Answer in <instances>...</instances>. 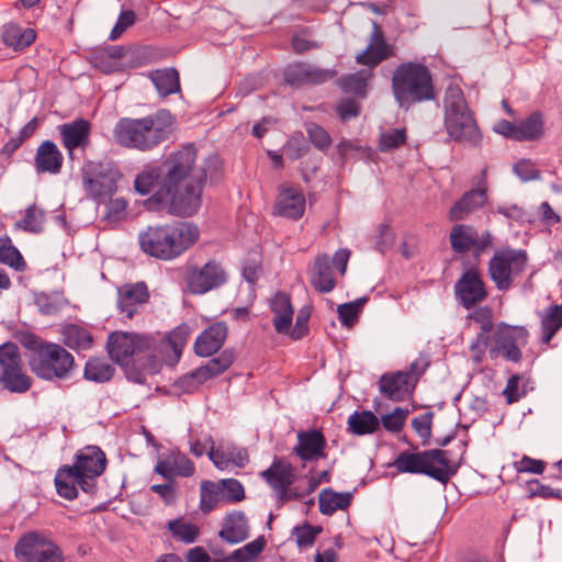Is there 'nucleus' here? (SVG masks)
<instances>
[{"mask_svg":"<svg viewBox=\"0 0 562 562\" xmlns=\"http://www.w3.org/2000/svg\"><path fill=\"white\" fill-rule=\"evenodd\" d=\"M196 149L186 145L170 153L161 167L145 168L134 181L142 195L155 191L159 203H168L169 212L181 217L194 215L201 206L203 183L209 175L215 177L221 169L217 156H210L201 169L194 167Z\"/></svg>","mask_w":562,"mask_h":562,"instance_id":"obj_1","label":"nucleus"},{"mask_svg":"<svg viewBox=\"0 0 562 562\" xmlns=\"http://www.w3.org/2000/svg\"><path fill=\"white\" fill-rule=\"evenodd\" d=\"M126 49L123 46H109L98 49L91 57L94 68L104 74L122 71L125 67Z\"/></svg>","mask_w":562,"mask_h":562,"instance_id":"obj_31","label":"nucleus"},{"mask_svg":"<svg viewBox=\"0 0 562 562\" xmlns=\"http://www.w3.org/2000/svg\"><path fill=\"white\" fill-rule=\"evenodd\" d=\"M234 362V355L232 351H223L220 356L212 358L205 363L212 376H216L226 371Z\"/></svg>","mask_w":562,"mask_h":562,"instance_id":"obj_57","label":"nucleus"},{"mask_svg":"<svg viewBox=\"0 0 562 562\" xmlns=\"http://www.w3.org/2000/svg\"><path fill=\"white\" fill-rule=\"evenodd\" d=\"M106 458L97 446H88L76 453L72 465L60 467L55 475L57 494L68 501L78 497V487L87 494H94L97 479L104 472Z\"/></svg>","mask_w":562,"mask_h":562,"instance_id":"obj_2","label":"nucleus"},{"mask_svg":"<svg viewBox=\"0 0 562 562\" xmlns=\"http://www.w3.org/2000/svg\"><path fill=\"white\" fill-rule=\"evenodd\" d=\"M401 473L425 474L441 483H447L456 473L450 464L448 451L430 449L420 452H401L394 461Z\"/></svg>","mask_w":562,"mask_h":562,"instance_id":"obj_8","label":"nucleus"},{"mask_svg":"<svg viewBox=\"0 0 562 562\" xmlns=\"http://www.w3.org/2000/svg\"><path fill=\"white\" fill-rule=\"evenodd\" d=\"M407 135L405 128H394L391 131L383 132L380 136L379 147L381 150H392L404 145Z\"/></svg>","mask_w":562,"mask_h":562,"instance_id":"obj_54","label":"nucleus"},{"mask_svg":"<svg viewBox=\"0 0 562 562\" xmlns=\"http://www.w3.org/2000/svg\"><path fill=\"white\" fill-rule=\"evenodd\" d=\"M529 331L525 326H512L501 323L491 337L488 356L492 360L502 358L510 362H519L521 349L527 346Z\"/></svg>","mask_w":562,"mask_h":562,"instance_id":"obj_11","label":"nucleus"},{"mask_svg":"<svg viewBox=\"0 0 562 562\" xmlns=\"http://www.w3.org/2000/svg\"><path fill=\"white\" fill-rule=\"evenodd\" d=\"M0 384L14 393H25L32 385L30 376L23 370V364L0 372Z\"/></svg>","mask_w":562,"mask_h":562,"instance_id":"obj_37","label":"nucleus"},{"mask_svg":"<svg viewBox=\"0 0 562 562\" xmlns=\"http://www.w3.org/2000/svg\"><path fill=\"white\" fill-rule=\"evenodd\" d=\"M36 38V33L31 27H22L15 23L3 26L2 41L8 47L14 50H22L29 47Z\"/></svg>","mask_w":562,"mask_h":562,"instance_id":"obj_35","label":"nucleus"},{"mask_svg":"<svg viewBox=\"0 0 562 562\" xmlns=\"http://www.w3.org/2000/svg\"><path fill=\"white\" fill-rule=\"evenodd\" d=\"M114 374V368L104 359H89L85 367V378L93 382H106Z\"/></svg>","mask_w":562,"mask_h":562,"instance_id":"obj_46","label":"nucleus"},{"mask_svg":"<svg viewBox=\"0 0 562 562\" xmlns=\"http://www.w3.org/2000/svg\"><path fill=\"white\" fill-rule=\"evenodd\" d=\"M414 384L411 374L397 371L391 374H383L379 382L380 392L391 401H403L412 393Z\"/></svg>","mask_w":562,"mask_h":562,"instance_id":"obj_26","label":"nucleus"},{"mask_svg":"<svg viewBox=\"0 0 562 562\" xmlns=\"http://www.w3.org/2000/svg\"><path fill=\"white\" fill-rule=\"evenodd\" d=\"M543 134V122L539 113H532L517 124V140H535Z\"/></svg>","mask_w":562,"mask_h":562,"instance_id":"obj_45","label":"nucleus"},{"mask_svg":"<svg viewBox=\"0 0 562 562\" xmlns=\"http://www.w3.org/2000/svg\"><path fill=\"white\" fill-rule=\"evenodd\" d=\"M64 344L75 350H87L92 346V336L86 328L69 324L64 327L63 331Z\"/></svg>","mask_w":562,"mask_h":562,"instance_id":"obj_41","label":"nucleus"},{"mask_svg":"<svg viewBox=\"0 0 562 562\" xmlns=\"http://www.w3.org/2000/svg\"><path fill=\"white\" fill-rule=\"evenodd\" d=\"M306 199L301 189L290 183H283L278 188L272 211L274 215L296 221L304 215Z\"/></svg>","mask_w":562,"mask_h":562,"instance_id":"obj_17","label":"nucleus"},{"mask_svg":"<svg viewBox=\"0 0 562 562\" xmlns=\"http://www.w3.org/2000/svg\"><path fill=\"white\" fill-rule=\"evenodd\" d=\"M20 562H64L61 549L45 536L31 531L23 535L14 547Z\"/></svg>","mask_w":562,"mask_h":562,"instance_id":"obj_12","label":"nucleus"},{"mask_svg":"<svg viewBox=\"0 0 562 562\" xmlns=\"http://www.w3.org/2000/svg\"><path fill=\"white\" fill-rule=\"evenodd\" d=\"M23 364L20 349L14 342H5L0 346V372Z\"/></svg>","mask_w":562,"mask_h":562,"instance_id":"obj_49","label":"nucleus"},{"mask_svg":"<svg viewBox=\"0 0 562 562\" xmlns=\"http://www.w3.org/2000/svg\"><path fill=\"white\" fill-rule=\"evenodd\" d=\"M366 302L367 299L362 297L357 301L339 305L337 312L341 324L352 326L357 322L358 315Z\"/></svg>","mask_w":562,"mask_h":562,"instance_id":"obj_53","label":"nucleus"},{"mask_svg":"<svg viewBox=\"0 0 562 562\" xmlns=\"http://www.w3.org/2000/svg\"><path fill=\"white\" fill-rule=\"evenodd\" d=\"M321 532V528H314L310 525H304L301 527H296L294 529V536L296 538V543L300 548L311 547L316 536Z\"/></svg>","mask_w":562,"mask_h":562,"instance_id":"obj_59","label":"nucleus"},{"mask_svg":"<svg viewBox=\"0 0 562 562\" xmlns=\"http://www.w3.org/2000/svg\"><path fill=\"white\" fill-rule=\"evenodd\" d=\"M408 415V408L396 407L393 412L383 415L380 423L385 430L396 434L402 431Z\"/></svg>","mask_w":562,"mask_h":562,"instance_id":"obj_50","label":"nucleus"},{"mask_svg":"<svg viewBox=\"0 0 562 562\" xmlns=\"http://www.w3.org/2000/svg\"><path fill=\"white\" fill-rule=\"evenodd\" d=\"M199 238V227L190 222L150 225L138 235L140 249L160 260L178 258Z\"/></svg>","mask_w":562,"mask_h":562,"instance_id":"obj_4","label":"nucleus"},{"mask_svg":"<svg viewBox=\"0 0 562 562\" xmlns=\"http://www.w3.org/2000/svg\"><path fill=\"white\" fill-rule=\"evenodd\" d=\"M491 339L487 335L477 334L470 345L472 360L480 363L484 359L486 349L490 350Z\"/></svg>","mask_w":562,"mask_h":562,"instance_id":"obj_61","label":"nucleus"},{"mask_svg":"<svg viewBox=\"0 0 562 562\" xmlns=\"http://www.w3.org/2000/svg\"><path fill=\"white\" fill-rule=\"evenodd\" d=\"M0 262L16 271H24L26 262L10 237H0Z\"/></svg>","mask_w":562,"mask_h":562,"instance_id":"obj_44","label":"nucleus"},{"mask_svg":"<svg viewBox=\"0 0 562 562\" xmlns=\"http://www.w3.org/2000/svg\"><path fill=\"white\" fill-rule=\"evenodd\" d=\"M150 491L162 498L166 505H172L177 501L175 482L168 481L165 484H153Z\"/></svg>","mask_w":562,"mask_h":562,"instance_id":"obj_63","label":"nucleus"},{"mask_svg":"<svg viewBox=\"0 0 562 562\" xmlns=\"http://www.w3.org/2000/svg\"><path fill=\"white\" fill-rule=\"evenodd\" d=\"M217 483L222 493L223 501L236 503L245 498V490L239 481L235 479H223Z\"/></svg>","mask_w":562,"mask_h":562,"instance_id":"obj_51","label":"nucleus"},{"mask_svg":"<svg viewBox=\"0 0 562 562\" xmlns=\"http://www.w3.org/2000/svg\"><path fill=\"white\" fill-rule=\"evenodd\" d=\"M150 346L149 336L127 331L112 333L106 342L109 356L121 366L128 364L133 357L149 349Z\"/></svg>","mask_w":562,"mask_h":562,"instance_id":"obj_13","label":"nucleus"},{"mask_svg":"<svg viewBox=\"0 0 562 562\" xmlns=\"http://www.w3.org/2000/svg\"><path fill=\"white\" fill-rule=\"evenodd\" d=\"M227 330V325L224 322L209 326L195 339V353L200 357H210L217 352L226 340Z\"/></svg>","mask_w":562,"mask_h":562,"instance_id":"obj_24","label":"nucleus"},{"mask_svg":"<svg viewBox=\"0 0 562 562\" xmlns=\"http://www.w3.org/2000/svg\"><path fill=\"white\" fill-rule=\"evenodd\" d=\"M442 106L443 125L451 139L471 144H477L481 140V132L474 113L469 108L458 83L451 82L447 86Z\"/></svg>","mask_w":562,"mask_h":562,"instance_id":"obj_6","label":"nucleus"},{"mask_svg":"<svg viewBox=\"0 0 562 562\" xmlns=\"http://www.w3.org/2000/svg\"><path fill=\"white\" fill-rule=\"evenodd\" d=\"M210 460L218 470H228L232 467L244 468L248 463V453L244 448L234 446L211 447L207 452Z\"/></svg>","mask_w":562,"mask_h":562,"instance_id":"obj_29","label":"nucleus"},{"mask_svg":"<svg viewBox=\"0 0 562 562\" xmlns=\"http://www.w3.org/2000/svg\"><path fill=\"white\" fill-rule=\"evenodd\" d=\"M562 327V304L550 305L541 315V341L549 344Z\"/></svg>","mask_w":562,"mask_h":562,"instance_id":"obj_38","label":"nucleus"},{"mask_svg":"<svg viewBox=\"0 0 562 562\" xmlns=\"http://www.w3.org/2000/svg\"><path fill=\"white\" fill-rule=\"evenodd\" d=\"M60 142L72 160L76 149L85 150L90 145L91 123L86 119H77L57 126Z\"/></svg>","mask_w":562,"mask_h":562,"instance_id":"obj_18","label":"nucleus"},{"mask_svg":"<svg viewBox=\"0 0 562 562\" xmlns=\"http://www.w3.org/2000/svg\"><path fill=\"white\" fill-rule=\"evenodd\" d=\"M154 471L167 481H172L175 476L189 477L193 475L195 467L186 454L178 450H171L159 456Z\"/></svg>","mask_w":562,"mask_h":562,"instance_id":"obj_21","label":"nucleus"},{"mask_svg":"<svg viewBox=\"0 0 562 562\" xmlns=\"http://www.w3.org/2000/svg\"><path fill=\"white\" fill-rule=\"evenodd\" d=\"M326 439L321 430H302L297 434V443L293 452L302 461H313L325 458Z\"/></svg>","mask_w":562,"mask_h":562,"instance_id":"obj_23","label":"nucleus"},{"mask_svg":"<svg viewBox=\"0 0 562 562\" xmlns=\"http://www.w3.org/2000/svg\"><path fill=\"white\" fill-rule=\"evenodd\" d=\"M333 76L334 74L329 70L306 64L291 65L284 71V79L291 86L323 83L331 79Z\"/></svg>","mask_w":562,"mask_h":562,"instance_id":"obj_27","label":"nucleus"},{"mask_svg":"<svg viewBox=\"0 0 562 562\" xmlns=\"http://www.w3.org/2000/svg\"><path fill=\"white\" fill-rule=\"evenodd\" d=\"M306 133L310 142L319 150L327 149L331 144V138L327 131L316 123L306 125Z\"/></svg>","mask_w":562,"mask_h":562,"instance_id":"obj_55","label":"nucleus"},{"mask_svg":"<svg viewBox=\"0 0 562 562\" xmlns=\"http://www.w3.org/2000/svg\"><path fill=\"white\" fill-rule=\"evenodd\" d=\"M149 300V292L144 282L124 284L117 290V308L121 314L132 318Z\"/></svg>","mask_w":562,"mask_h":562,"instance_id":"obj_22","label":"nucleus"},{"mask_svg":"<svg viewBox=\"0 0 562 562\" xmlns=\"http://www.w3.org/2000/svg\"><path fill=\"white\" fill-rule=\"evenodd\" d=\"M457 299L465 308H471L484 301L487 296L485 284L480 272L474 269H468L454 285Z\"/></svg>","mask_w":562,"mask_h":562,"instance_id":"obj_19","label":"nucleus"},{"mask_svg":"<svg viewBox=\"0 0 562 562\" xmlns=\"http://www.w3.org/2000/svg\"><path fill=\"white\" fill-rule=\"evenodd\" d=\"M469 319L475 322L480 331L477 334L487 335L493 330V316L490 307L476 308L472 314L469 315Z\"/></svg>","mask_w":562,"mask_h":562,"instance_id":"obj_56","label":"nucleus"},{"mask_svg":"<svg viewBox=\"0 0 562 562\" xmlns=\"http://www.w3.org/2000/svg\"><path fill=\"white\" fill-rule=\"evenodd\" d=\"M64 156L58 146L52 140H44L36 149L34 168L38 175H58L61 171Z\"/></svg>","mask_w":562,"mask_h":562,"instance_id":"obj_25","label":"nucleus"},{"mask_svg":"<svg viewBox=\"0 0 562 562\" xmlns=\"http://www.w3.org/2000/svg\"><path fill=\"white\" fill-rule=\"evenodd\" d=\"M266 541L262 537L245 544L233 552L231 559L237 562H251L265 548Z\"/></svg>","mask_w":562,"mask_h":562,"instance_id":"obj_52","label":"nucleus"},{"mask_svg":"<svg viewBox=\"0 0 562 562\" xmlns=\"http://www.w3.org/2000/svg\"><path fill=\"white\" fill-rule=\"evenodd\" d=\"M515 173L522 181H531L540 178V171L535 167L530 160L522 159L514 166Z\"/></svg>","mask_w":562,"mask_h":562,"instance_id":"obj_62","label":"nucleus"},{"mask_svg":"<svg viewBox=\"0 0 562 562\" xmlns=\"http://www.w3.org/2000/svg\"><path fill=\"white\" fill-rule=\"evenodd\" d=\"M189 335V326L181 324L165 337L161 341L160 352L166 363L172 366L179 361Z\"/></svg>","mask_w":562,"mask_h":562,"instance_id":"obj_32","label":"nucleus"},{"mask_svg":"<svg viewBox=\"0 0 562 562\" xmlns=\"http://www.w3.org/2000/svg\"><path fill=\"white\" fill-rule=\"evenodd\" d=\"M370 77V70H361L357 74L345 76L341 78V87L347 92H352L360 97H364L367 82Z\"/></svg>","mask_w":562,"mask_h":562,"instance_id":"obj_48","label":"nucleus"},{"mask_svg":"<svg viewBox=\"0 0 562 562\" xmlns=\"http://www.w3.org/2000/svg\"><path fill=\"white\" fill-rule=\"evenodd\" d=\"M527 265L528 256L525 250L502 247L494 252L488 261V276L496 289L505 292L525 272Z\"/></svg>","mask_w":562,"mask_h":562,"instance_id":"obj_9","label":"nucleus"},{"mask_svg":"<svg viewBox=\"0 0 562 562\" xmlns=\"http://www.w3.org/2000/svg\"><path fill=\"white\" fill-rule=\"evenodd\" d=\"M308 274L312 286L321 293H329L336 286L331 262L327 255L316 256Z\"/></svg>","mask_w":562,"mask_h":562,"instance_id":"obj_28","label":"nucleus"},{"mask_svg":"<svg viewBox=\"0 0 562 562\" xmlns=\"http://www.w3.org/2000/svg\"><path fill=\"white\" fill-rule=\"evenodd\" d=\"M223 501L217 482L203 481L200 487V509L204 514L212 512Z\"/></svg>","mask_w":562,"mask_h":562,"instance_id":"obj_47","label":"nucleus"},{"mask_svg":"<svg viewBox=\"0 0 562 562\" xmlns=\"http://www.w3.org/2000/svg\"><path fill=\"white\" fill-rule=\"evenodd\" d=\"M167 528L173 539L187 544L195 542L200 536V528L182 517L169 520Z\"/></svg>","mask_w":562,"mask_h":562,"instance_id":"obj_42","label":"nucleus"},{"mask_svg":"<svg viewBox=\"0 0 562 562\" xmlns=\"http://www.w3.org/2000/svg\"><path fill=\"white\" fill-rule=\"evenodd\" d=\"M249 533L247 517L241 512H235L226 516L225 525L220 531V537L231 543L244 541Z\"/></svg>","mask_w":562,"mask_h":562,"instance_id":"obj_34","label":"nucleus"},{"mask_svg":"<svg viewBox=\"0 0 562 562\" xmlns=\"http://www.w3.org/2000/svg\"><path fill=\"white\" fill-rule=\"evenodd\" d=\"M81 177L86 194L93 200L105 201L116 192L121 172L111 164L89 160L81 168Z\"/></svg>","mask_w":562,"mask_h":562,"instance_id":"obj_10","label":"nucleus"},{"mask_svg":"<svg viewBox=\"0 0 562 562\" xmlns=\"http://www.w3.org/2000/svg\"><path fill=\"white\" fill-rule=\"evenodd\" d=\"M135 23V13L132 10L122 11L114 27L112 29L109 38L111 41L117 40L130 26Z\"/></svg>","mask_w":562,"mask_h":562,"instance_id":"obj_60","label":"nucleus"},{"mask_svg":"<svg viewBox=\"0 0 562 562\" xmlns=\"http://www.w3.org/2000/svg\"><path fill=\"white\" fill-rule=\"evenodd\" d=\"M260 476L277 493L278 499L288 502L302 498V494L292 488L296 474L292 464L283 459H274Z\"/></svg>","mask_w":562,"mask_h":562,"instance_id":"obj_14","label":"nucleus"},{"mask_svg":"<svg viewBox=\"0 0 562 562\" xmlns=\"http://www.w3.org/2000/svg\"><path fill=\"white\" fill-rule=\"evenodd\" d=\"M270 308L273 313L272 324L276 331L278 334H288L290 331L294 314L290 295L284 292L276 293L270 300Z\"/></svg>","mask_w":562,"mask_h":562,"instance_id":"obj_30","label":"nucleus"},{"mask_svg":"<svg viewBox=\"0 0 562 562\" xmlns=\"http://www.w3.org/2000/svg\"><path fill=\"white\" fill-rule=\"evenodd\" d=\"M392 93L398 108L404 111L435 100L437 92L430 69L419 61L400 64L392 76Z\"/></svg>","mask_w":562,"mask_h":562,"instance_id":"obj_5","label":"nucleus"},{"mask_svg":"<svg viewBox=\"0 0 562 562\" xmlns=\"http://www.w3.org/2000/svg\"><path fill=\"white\" fill-rule=\"evenodd\" d=\"M359 104L353 99L342 100L338 106L337 111L342 121H348L359 114Z\"/></svg>","mask_w":562,"mask_h":562,"instance_id":"obj_64","label":"nucleus"},{"mask_svg":"<svg viewBox=\"0 0 562 562\" xmlns=\"http://www.w3.org/2000/svg\"><path fill=\"white\" fill-rule=\"evenodd\" d=\"M45 214L36 205H30L22 220L15 222L14 228L26 233L38 234L44 229Z\"/></svg>","mask_w":562,"mask_h":562,"instance_id":"obj_43","label":"nucleus"},{"mask_svg":"<svg viewBox=\"0 0 562 562\" xmlns=\"http://www.w3.org/2000/svg\"><path fill=\"white\" fill-rule=\"evenodd\" d=\"M485 170L483 178L477 187L465 192L450 209L449 218L452 222H459L468 218L473 212L482 209L487 202V184L485 181Z\"/></svg>","mask_w":562,"mask_h":562,"instance_id":"obj_20","label":"nucleus"},{"mask_svg":"<svg viewBox=\"0 0 562 562\" xmlns=\"http://www.w3.org/2000/svg\"><path fill=\"white\" fill-rule=\"evenodd\" d=\"M379 426L380 420L371 411L355 412L348 418L349 430L358 436L373 434Z\"/></svg>","mask_w":562,"mask_h":562,"instance_id":"obj_40","label":"nucleus"},{"mask_svg":"<svg viewBox=\"0 0 562 562\" xmlns=\"http://www.w3.org/2000/svg\"><path fill=\"white\" fill-rule=\"evenodd\" d=\"M493 235L485 229L479 233L473 226L456 224L449 234L451 248L457 254H465L473 250L476 254L483 252L493 245Z\"/></svg>","mask_w":562,"mask_h":562,"instance_id":"obj_16","label":"nucleus"},{"mask_svg":"<svg viewBox=\"0 0 562 562\" xmlns=\"http://www.w3.org/2000/svg\"><path fill=\"white\" fill-rule=\"evenodd\" d=\"M27 348L30 369L40 379L47 381L66 379L75 367L74 356L58 344L32 338Z\"/></svg>","mask_w":562,"mask_h":562,"instance_id":"obj_7","label":"nucleus"},{"mask_svg":"<svg viewBox=\"0 0 562 562\" xmlns=\"http://www.w3.org/2000/svg\"><path fill=\"white\" fill-rule=\"evenodd\" d=\"M227 281V273L223 266L210 260L202 267H192L188 270L186 282L192 294H204L217 289Z\"/></svg>","mask_w":562,"mask_h":562,"instance_id":"obj_15","label":"nucleus"},{"mask_svg":"<svg viewBox=\"0 0 562 562\" xmlns=\"http://www.w3.org/2000/svg\"><path fill=\"white\" fill-rule=\"evenodd\" d=\"M173 124L172 114L167 110H159L140 119L119 120L113 136L123 147L149 151L171 136Z\"/></svg>","mask_w":562,"mask_h":562,"instance_id":"obj_3","label":"nucleus"},{"mask_svg":"<svg viewBox=\"0 0 562 562\" xmlns=\"http://www.w3.org/2000/svg\"><path fill=\"white\" fill-rule=\"evenodd\" d=\"M150 79L161 97L176 93L180 90L179 74L173 68L156 70Z\"/></svg>","mask_w":562,"mask_h":562,"instance_id":"obj_39","label":"nucleus"},{"mask_svg":"<svg viewBox=\"0 0 562 562\" xmlns=\"http://www.w3.org/2000/svg\"><path fill=\"white\" fill-rule=\"evenodd\" d=\"M514 468L518 473L541 474L546 469V463L541 460L524 456L519 461L514 462Z\"/></svg>","mask_w":562,"mask_h":562,"instance_id":"obj_58","label":"nucleus"},{"mask_svg":"<svg viewBox=\"0 0 562 562\" xmlns=\"http://www.w3.org/2000/svg\"><path fill=\"white\" fill-rule=\"evenodd\" d=\"M374 32L372 34V41L368 45L364 52L357 55L356 60L358 64L373 68L381 61L386 59L391 52L390 46L382 38L379 25L373 22Z\"/></svg>","mask_w":562,"mask_h":562,"instance_id":"obj_33","label":"nucleus"},{"mask_svg":"<svg viewBox=\"0 0 562 562\" xmlns=\"http://www.w3.org/2000/svg\"><path fill=\"white\" fill-rule=\"evenodd\" d=\"M351 499L350 493H338L331 488H324L318 494L319 512L323 515L331 516L337 510L348 508Z\"/></svg>","mask_w":562,"mask_h":562,"instance_id":"obj_36","label":"nucleus"}]
</instances>
